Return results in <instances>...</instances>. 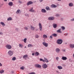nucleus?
Segmentation results:
<instances>
[{"label":"nucleus","mask_w":74,"mask_h":74,"mask_svg":"<svg viewBox=\"0 0 74 74\" xmlns=\"http://www.w3.org/2000/svg\"><path fill=\"white\" fill-rule=\"evenodd\" d=\"M8 4L10 6H12L13 4V3L12 2H10L8 3Z\"/></svg>","instance_id":"nucleus-26"},{"label":"nucleus","mask_w":74,"mask_h":74,"mask_svg":"<svg viewBox=\"0 0 74 74\" xmlns=\"http://www.w3.org/2000/svg\"><path fill=\"white\" fill-rule=\"evenodd\" d=\"M28 57V55L27 54H26L25 55H24L23 56V58L25 59H26V58H27Z\"/></svg>","instance_id":"nucleus-21"},{"label":"nucleus","mask_w":74,"mask_h":74,"mask_svg":"<svg viewBox=\"0 0 74 74\" xmlns=\"http://www.w3.org/2000/svg\"><path fill=\"white\" fill-rule=\"evenodd\" d=\"M41 11L42 12H43V13H45L47 12V11L45 9H42L41 10Z\"/></svg>","instance_id":"nucleus-15"},{"label":"nucleus","mask_w":74,"mask_h":74,"mask_svg":"<svg viewBox=\"0 0 74 74\" xmlns=\"http://www.w3.org/2000/svg\"><path fill=\"white\" fill-rule=\"evenodd\" d=\"M43 1V0H39V1L41 3V2H42Z\"/></svg>","instance_id":"nucleus-50"},{"label":"nucleus","mask_w":74,"mask_h":74,"mask_svg":"<svg viewBox=\"0 0 74 74\" xmlns=\"http://www.w3.org/2000/svg\"><path fill=\"white\" fill-rule=\"evenodd\" d=\"M61 29H62V30H64L65 29V27H64L63 26H62L61 27Z\"/></svg>","instance_id":"nucleus-37"},{"label":"nucleus","mask_w":74,"mask_h":74,"mask_svg":"<svg viewBox=\"0 0 74 74\" xmlns=\"http://www.w3.org/2000/svg\"><path fill=\"white\" fill-rule=\"evenodd\" d=\"M62 0H57V1H60Z\"/></svg>","instance_id":"nucleus-58"},{"label":"nucleus","mask_w":74,"mask_h":74,"mask_svg":"<svg viewBox=\"0 0 74 74\" xmlns=\"http://www.w3.org/2000/svg\"><path fill=\"white\" fill-rule=\"evenodd\" d=\"M56 59L57 60V61H58V59H59V57H56Z\"/></svg>","instance_id":"nucleus-46"},{"label":"nucleus","mask_w":74,"mask_h":74,"mask_svg":"<svg viewBox=\"0 0 74 74\" xmlns=\"http://www.w3.org/2000/svg\"><path fill=\"white\" fill-rule=\"evenodd\" d=\"M4 73V71L3 70H2L0 71V73L1 74H2V73Z\"/></svg>","instance_id":"nucleus-32"},{"label":"nucleus","mask_w":74,"mask_h":74,"mask_svg":"<svg viewBox=\"0 0 74 74\" xmlns=\"http://www.w3.org/2000/svg\"><path fill=\"white\" fill-rule=\"evenodd\" d=\"M48 20L49 21H53L55 19V17L53 16H51L49 17L48 18Z\"/></svg>","instance_id":"nucleus-8"},{"label":"nucleus","mask_w":74,"mask_h":74,"mask_svg":"<svg viewBox=\"0 0 74 74\" xmlns=\"http://www.w3.org/2000/svg\"><path fill=\"white\" fill-rule=\"evenodd\" d=\"M12 18L10 17L8 18L7 20L8 21H12Z\"/></svg>","instance_id":"nucleus-31"},{"label":"nucleus","mask_w":74,"mask_h":74,"mask_svg":"<svg viewBox=\"0 0 74 74\" xmlns=\"http://www.w3.org/2000/svg\"><path fill=\"white\" fill-rule=\"evenodd\" d=\"M56 72L57 73V74H59V72L58 71H56Z\"/></svg>","instance_id":"nucleus-47"},{"label":"nucleus","mask_w":74,"mask_h":74,"mask_svg":"<svg viewBox=\"0 0 74 74\" xmlns=\"http://www.w3.org/2000/svg\"><path fill=\"white\" fill-rule=\"evenodd\" d=\"M5 47L6 48L8 49H10L12 48V47H11V46L9 45H7L5 46Z\"/></svg>","instance_id":"nucleus-6"},{"label":"nucleus","mask_w":74,"mask_h":74,"mask_svg":"<svg viewBox=\"0 0 74 74\" xmlns=\"http://www.w3.org/2000/svg\"><path fill=\"white\" fill-rule=\"evenodd\" d=\"M30 27L31 30H32L33 31L34 30V29H36V27L32 25H31Z\"/></svg>","instance_id":"nucleus-12"},{"label":"nucleus","mask_w":74,"mask_h":74,"mask_svg":"<svg viewBox=\"0 0 74 74\" xmlns=\"http://www.w3.org/2000/svg\"><path fill=\"white\" fill-rule=\"evenodd\" d=\"M42 44L45 47H47L48 46V44L45 42H42Z\"/></svg>","instance_id":"nucleus-5"},{"label":"nucleus","mask_w":74,"mask_h":74,"mask_svg":"<svg viewBox=\"0 0 74 74\" xmlns=\"http://www.w3.org/2000/svg\"><path fill=\"white\" fill-rule=\"evenodd\" d=\"M0 23L1 25H2V26H3V27H4V26H5V24L4 23V22H1Z\"/></svg>","instance_id":"nucleus-19"},{"label":"nucleus","mask_w":74,"mask_h":74,"mask_svg":"<svg viewBox=\"0 0 74 74\" xmlns=\"http://www.w3.org/2000/svg\"><path fill=\"white\" fill-rule=\"evenodd\" d=\"M51 7H52V8H56L57 7V5L54 4H52L51 5Z\"/></svg>","instance_id":"nucleus-22"},{"label":"nucleus","mask_w":74,"mask_h":74,"mask_svg":"<svg viewBox=\"0 0 74 74\" xmlns=\"http://www.w3.org/2000/svg\"><path fill=\"white\" fill-rule=\"evenodd\" d=\"M39 27L40 31H42V25L40 23H39L38 24Z\"/></svg>","instance_id":"nucleus-3"},{"label":"nucleus","mask_w":74,"mask_h":74,"mask_svg":"<svg viewBox=\"0 0 74 74\" xmlns=\"http://www.w3.org/2000/svg\"><path fill=\"white\" fill-rule=\"evenodd\" d=\"M4 1H7V0H4Z\"/></svg>","instance_id":"nucleus-57"},{"label":"nucleus","mask_w":74,"mask_h":74,"mask_svg":"<svg viewBox=\"0 0 74 74\" xmlns=\"http://www.w3.org/2000/svg\"><path fill=\"white\" fill-rule=\"evenodd\" d=\"M36 31H38V29H36Z\"/></svg>","instance_id":"nucleus-55"},{"label":"nucleus","mask_w":74,"mask_h":74,"mask_svg":"<svg viewBox=\"0 0 74 74\" xmlns=\"http://www.w3.org/2000/svg\"><path fill=\"white\" fill-rule=\"evenodd\" d=\"M42 67L43 69H47L48 67V65L45 63H43L42 64Z\"/></svg>","instance_id":"nucleus-4"},{"label":"nucleus","mask_w":74,"mask_h":74,"mask_svg":"<svg viewBox=\"0 0 74 74\" xmlns=\"http://www.w3.org/2000/svg\"><path fill=\"white\" fill-rule=\"evenodd\" d=\"M19 48H22L23 47V45H22L21 44H19Z\"/></svg>","instance_id":"nucleus-34"},{"label":"nucleus","mask_w":74,"mask_h":74,"mask_svg":"<svg viewBox=\"0 0 74 74\" xmlns=\"http://www.w3.org/2000/svg\"><path fill=\"white\" fill-rule=\"evenodd\" d=\"M25 16H27V17H29V14L27 13L25 14Z\"/></svg>","instance_id":"nucleus-39"},{"label":"nucleus","mask_w":74,"mask_h":74,"mask_svg":"<svg viewBox=\"0 0 74 74\" xmlns=\"http://www.w3.org/2000/svg\"><path fill=\"white\" fill-rule=\"evenodd\" d=\"M69 60H71V59H69Z\"/></svg>","instance_id":"nucleus-60"},{"label":"nucleus","mask_w":74,"mask_h":74,"mask_svg":"<svg viewBox=\"0 0 74 74\" xmlns=\"http://www.w3.org/2000/svg\"><path fill=\"white\" fill-rule=\"evenodd\" d=\"M57 32V33H62V31H61V29H60L58 30Z\"/></svg>","instance_id":"nucleus-25"},{"label":"nucleus","mask_w":74,"mask_h":74,"mask_svg":"<svg viewBox=\"0 0 74 74\" xmlns=\"http://www.w3.org/2000/svg\"><path fill=\"white\" fill-rule=\"evenodd\" d=\"M57 68L59 69V70H61L63 69V67L61 66H57Z\"/></svg>","instance_id":"nucleus-20"},{"label":"nucleus","mask_w":74,"mask_h":74,"mask_svg":"<svg viewBox=\"0 0 74 74\" xmlns=\"http://www.w3.org/2000/svg\"><path fill=\"white\" fill-rule=\"evenodd\" d=\"M69 7H73V5H74L73 4V3H69Z\"/></svg>","instance_id":"nucleus-18"},{"label":"nucleus","mask_w":74,"mask_h":74,"mask_svg":"<svg viewBox=\"0 0 74 74\" xmlns=\"http://www.w3.org/2000/svg\"><path fill=\"white\" fill-rule=\"evenodd\" d=\"M33 3V2L31 1H29L27 3V5H30L32 4Z\"/></svg>","instance_id":"nucleus-11"},{"label":"nucleus","mask_w":74,"mask_h":74,"mask_svg":"<svg viewBox=\"0 0 74 74\" xmlns=\"http://www.w3.org/2000/svg\"><path fill=\"white\" fill-rule=\"evenodd\" d=\"M40 61H42L43 62H44V60H43L42 58H40Z\"/></svg>","instance_id":"nucleus-40"},{"label":"nucleus","mask_w":74,"mask_h":74,"mask_svg":"<svg viewBox=\"0 0 74 74\" xmlns=\"http://www.w3.org/2000/svg\"><path fill=\"white\" fill-rule=\"evenodd\" d=\"M34 55H35V56H38L39 55V53L38 52H36L35 53H34Z\"/></svg>","instance_id":"nucleus-24"},{"label":"nucleus","mask_w":74,"mask_h":74,"mask_svg":"<svg viewBox=\"0 0 74 74\" xmlns=\"http://www.w3.org/2000/svg\"><path fill=\"white\" fill-rule=\"evenodd\" d=\"M14 73V71H12L11 72V73L13 74Z\"/></svg>","instance_id":"nucleus-54"},{"label":"nucleus","mask_w":74,"mask_h":74,"mask_svg":"<svg viewBox=\"0 0 74 74\" xmlns=\"http://www.w3.org/2000/svg\"><path fill=\"white\" fill-rule=\"evenodd\" d=\"M3 33L2 32H0V35H3Z\"/></svg>","instance_id":"nucleus-44"},{"label":"nucleus","mask_w":74,"mask_h":74,"mask_svg":"<svg viewBox=\"0 0 74 74\" xmlns=\"http://www.w3.org/2000/svg\"><path fill=\"white\" fill-rule=\"evenodd\" d=\"M18 3H21V2L20 0H19V1H18Z\"/></svg>","instance_id":"nucleus-52"},{"label":"nucleus","mask_w":74,"mask_h":74,"mask_svg":"<svg viewBox=\"0 0 74 74\" xmlns=\"http://www.w3.org/2000/svg\"><path fill=\"white\" fill-rule=\"evenodd\" d=\"M56 51L57 53H59L60 52V49L59 48H56Z\"/></svg>","instance_id":"nucleus-14"},{"label":"nucleus","mask_w":74,"mask_h":74,"mask_svg":"<svg viewBox=\"0 0 74 74\" xmlns=\"http://www.w3.org/2000/svg\"><path fill=\"white\" fill-rule=\"evenodd\" d=\"M69 47L71 48H74V44H70L69 45Z\"/></svg>","instance_id":"nucleus-17"},{"label":"nucleus","mask_w":74,"mask_h":74,"mask_svg":"<svg viewBox=\"0 0 74 74\" xmlns=\"http://www.w3.org/2000/svg\"><path fill=\"white\" fill-rule=\"evenodd\" d=\"M50 38H52L53 37H52V35H51V36H50Z\"/></svg>","instance_id":"nucleus-49"},{"label":"nucleus","mask_w":74,"mask_h":74,"mask_svg":"<svg viewBox=\"0 0 74 74\" xmlns=\"http://www.w3.org/2000/svg\"><path fill=\"white\" fill-rule=\"evenodd\" d=\"M2 66V64L0 63V67H1Z\"/></svg>","instance_id":"nucleus-51"},{"label":"nucleus","mask_w":74,"mask_h":74,"mask_svg":"<svg viewBox=\"0 0 74 74\" xmlns=\"http://www.w3.org/2000/svg\"><path fill=\"white\" fill-rule=\"evenodd\" d=\"M33 45L29 44L28 45V47H33Z\"/></svg>","instance_id":"nucleus-33"},{"label":"nucleus","mask_w":74,"mask_h":74,"mask_svg":"<svg viewBox=\"0 0 74 74\" xmlns=\"http://www.w3.org/2000/svg\"><path fill=\"white\" fill-rule=\"evenodd\" d=\"M61 59L63 60H66L67 59V58L66 57L62 56Z\"/></svg>","instance_id":"nucleus-10"},{"label":"nucleus","mask_w":74,"mask_h":74,"mask_svg":"<svg viewBox=\"0 0 74 74\" xmlns=\"http://www.w3.org/2000/svg\"><path fill=\"white\" fill-rule=\"evenodd\" d=\"M12 1H14V0H12Z\"/></svg>","instance_id":"nucleus-62"},{"label":"nucleus","mask_w":74,"mask_h":74,"mask_svg":"<svg viewBox=\"0 0 74 74\" xmlns=\"http://www.w3.org/2000/svg\"><path fill=\"white\" fill-rule=\"evenodd\" d=\"M52 36L53 37H57V35L56 34H52Z\"/></svg>","instance_id":"nucleus-27"},{"label":"nucleus","mask_w":74,"mask_h":74,"mask_svg":"<svg viewBox=\"0 0 74 74\" xmlns=\"http://www.w3.org/2000/svg\"><path fill=\"white\" fill-rule=\"evenodd\" d=\"M71 21H74V18H73L72 19H71Z\"/></svg>","instance_id":"nucleus-45"},{"label":"nucleus","mask_w":74,"mask_h":74,"mask_svg":"<svg viewBox=\"0 0 74 74\" xmlns=\"http://www.w3.org/2000/svg\"><path fill=\"white\" fill-rule=\"evenodd\" d=\"M45 9L47 11H49V10H51V9H50L49 7L48 6L46 7L45 8Z\"/></svg>","instance_id":"nucleus-23"},{"label":"nucleus","mask_w":74,"mask_h":74,"mask_svg":"<svg viewBox=\"0 0 74 74\" xmlns=\"http://www.w3.org/2000/svg\"><path fill=\"white\" fill-rule=\"evenodd\" d=\"M53 27L54 29H56L57 27V24L54 23L53 25Z\"/></svg>","instance_id":"nucleus-16"},{"label":"nucleus","mask_w":74,"mask_h":74,"mask_svg":"<svg viewBox=\"0 0 74 74\" xmlns=\"http://www.w3.org/2000/svg\"><path fill=\"white\" fill-rule=\"evenodd\" d=\"M57 17H58V16H60V15L59 14H56L55 15Z\"/></svg>","instance_id":"nucleus-38"},{"label":"nucleus","mask_w":74,"mask_h":74,"mask_svg":"<svg viewBox=\"0 0 74 74\" xmlns=\"http://www.w3.org/2000/svg\"><path fill=\"white\" fill-rule=\"evenodd\" d=\"M43 37L44 38H47V36L45 34H44L43 36Z\"/></svg>","instance_id":"nucleus-28"},{"label":"nucleus","mask_w":74,"mask_h":74,"mask_svg":"<svg viewBox=\"0 0 74 74\" xmlns=\"http://www.w3.org/2000/svg\"><path fill=\"white\" fill-rule=\"evenodd\" d=\"M16 30H17L18 31V29L16 28Z\"/></svg>","instance_id":"nucleus-56"},{"label":"nucleus","mask_w":74,"mask_h":74,"mask_svg":"<svg viewBox=\"0 0 74 74\" xmlns=\"http://www.w3.org/2000/svg\"><path fill=\"white\" fill-rule=\"evenodd\" d=\"M26 48V47L25 46V48Z\"/></svg>","instance_id":"nucleus-59"},{"label":"nucleus","mask_w":74,"mask_h":74,"mask_svg":"<svg viewBox=\"0 0 74 74\" xmlns=\"http://www.w3.org/2000/svg\"><path fill=\"white\" fill-rule=\"evenodd\" d=\"M48 63L49 62V61L48 60V59L46 58H44V62L43 63Z\"/></svg>","instance_id":"nucleus-9"},{"label":"nucleus","mask_w":74,"mask_h":74,"mask_svg":"<svg viewBox=\"0 0 74 74\" xmlns=\"http://www.w3.org/2000/svg\"><path fill=\"white\" fill-rule=\"evenodd\" d=\"M29 74H35V73L34 72H32L29 73Z\"/></svg>","instance_id":"nucleus-48"},{"label":"nucleus","mask_w":74,"mask_h":74,"mask_svg":"<svg viewBox=\"0 0 74 74\" xmlns=\"http://www.w3.org/2000/svg\"><path fill=\"white\" fill-rule=\"evenodd\" d=\"M1 7L0 6V8Z\"/></svg>","instance_id":"nucleus-63"},{"label":"nucleus","mask_w":74,"mask_h":74,"mask_svg":"<svg viewBox=\"0 0 74 74\" xmlns=\"http://www.w3.org/2000/svg\"><path fill=\"white\" fill-rule=\"evenodd\" d=\"M35 67H36V68H41V66L39 64H36L35 65Z\"/></svg>","instance_id":"nucleus-7"},{"label":"nucleus","mask_w":74,"mask_h":74,"mask_svg":"<svg viewBox=\"0 0 74 74\" xmlns=\"http://www.w3.org/2000/svg\"><path fill=\"white\" fill-rule=\"evenodd\" d=\"M25 66H22L21 67H20L21 70H24L25 69Z\"/></svg>","instance_id":"nucleus-29"},{"label":"nucleus","mask_w":74,"mask_h":74,"mask_svg":"<svg viewBox=\"0 0 74 74\" xmlns=\"http://www.w3.org/2000/svg\"><path fill=\"white\" fill-rule=\"evenodd\" d=\"M62 42H63V40L61 39H58L57 40V43L58 44L60 45L62 44Z\"/></svg>","instance_id":"nucleus-1"},{"label":"nucleus","mask_w":74,"mask_h":74,"mask_svg":"<svg viewBox=\"0 0 74 74\" xmlns=\"http://www.w3.org/2000/svg\"><path fill=\"white\" fill-rule=\"evenodd\" d=\"M27 40V38H25L24 39V42L25 43H26V40Z\"/></svg>","instance_id":"nucleus-36"},{"label":"nucleus","mask_w":74,"mask_h":74,"mask_svg":"<svg viewBox=\"0 0 74 74\" xmlns=\"http://www.w3.org/2000/svg\"><path fill=\"white\" fill-rule=\"evenodd\" d=\"M24 29H25V30H28V28H27V27H24Z\"/></svg>","instance_id":"nucleus-42"},{"label":"nucleus","mask_w":74,"mask_h":74,"mask_svg":"<svg viewBox=\"0 0 74 74\" xmlns=\"http://www.w3.org/2000/svg\"><path fill=\"white\" fill-rule=\"evenodd\" d=\"M21 11V10L19 9H18L17 10V11L16 12V13L17 14H19V12Z\"/></svg>","instance_id":"nucleus-30"},{"label":"nucleus","mask_w":74,"mask_h":74,"mask_svg":"<svg viewBox=\"0 0 74 74\" xmlns=\"http://www.w3.org/2000/svg\"><path fill=\"white\" fill-rule=\"evenodd\" d=\"M65 44H67V43H66Z\"/></svg>","instance_id":"nucleus-61"},{"label":"nucleus","mask_w":74,"mask_h":74,"mask_svg":"<svg viewBox=\"0 0 74 74\" xmlns=\"http://www.w3.org/2000/svg\"><path fill=\"white\" fill-rule=\"evenodd\" d=\"M32 56H34V53H32Z\"/></svg>","instance_id":"nucleus-53"},{"label":"nucleus","mask_w":74,"mask_h":74,"mask_svg":"<svg viewBox=\"0 0 74 74\" xmlns=\"http://www.w3.org/2000/svg\"><path fill=\"white\" fill-rule=\"evenodd\" d=\"M35 37L36 38H38V37H39V36H38V35H36L35 36Z\"/></svg>","instance_id":"nucleus-41"},{"label":"nucleus","mask_w":74,"mask_h":74,"mask_svg":"<svg viewBox=\"0 0 74 74\" xmlns=\"http://www.w3.org/2000/svg\"><path fill=\"white\" fill-rule=\"evenodd\" d=\"M16 59V57H14L12 58V60H15Z\"/></svg>","instance_id":"nucleus-35"},{"label":"nucleus","mask_w":74,"mask_h":74,"mask_svg":"<svg viewBox=\"0 0 74 74\" xmlns=\"http://www.w3.org/2000/svg\"><path fill=\"white\" fill-rule=\"evenodd\" d=\"M62 51H63V52H65L66 51V49H62Z\"/></svg>","instance_id":"nucleus-43"},{"label":"nucleus","mask_w":74,"mask_h":74,"mask_svg":"<svg viewBox=\"0 0 74 74\" xmlns=\"http://www.w3.org/2000/svg\"><path fill=\"white\" fill-rule=\"evenodd\" d=\"M33 8H31V9H30L29 10V11H30V12H36L35 11V10H33Z\"/></svg>","instance_id":"nucleus-13"},{"label":"nucleus","mask_w":74,"mask_h":74,"mask_svg":"<svg viewBox=\"0 0 74 74\" xmlns=\"http://www.w3.org/2000/svg\"><path fill=\"white\" fill-rule=\"evenodd\" d=\"M8 53L10 56H12V55H13V51L11 50L9 51Z\"/></svg>","instance_id":"nucleus-2"}]
</instances>
